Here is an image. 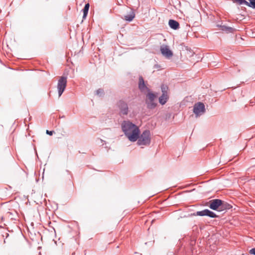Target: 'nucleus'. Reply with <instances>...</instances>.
Returning <instances> with one entry per match:
<instances>
[{"mask_svg": "<svg viewBox=\"0 0 255 255\" xmlns=\"http://www.w3.org/2000/svg\"><path fill=\"white\" fill-rule=\"evenodd\" d=\"M121 128L127 138L131 142L136 141L139 136V127L129 120H125L121 123Z\"/></svg>", "mask_w": 255, "mask_h": 255, "instance_id": "nucleus-1", "label": "nucleus"}, {"mask_svg": "<svg viewBox=\"0 0 255 255\" xmlns=\"http://www.w3.org/2000/svg\"><path fill=\"white\" fill-rule=\"evenodd\" d=\"M209 207L214 210H223L230 209V205L220 199H213L209 202Z\"/></svg>", "mask_w": 255, "mask_h": 255, "instance_id": "nucleus-2", "label": "nucleus"}, {"mask_svg": "<svg viewBox=\"0 0 255 255\" xmlns=\"http://www.w3.org/2000/svg\"><path fill=\"white\" fill-rule=\"evenodd\" d=\"M137 144L139 146L149 145L151 141V134L149 130H145L140 135L137 139Z\"/></svg>", "mask_w": 255, "mask_h": 255, "instance_id": "nucleus-3", "label": "nucleus"}, {"mask_svg": "<svg viewBox=\"0 0 255 255\" xmlns=\"http://www.w3.org/2000/svg\"><path fill=\"white\" fill-rule=\"evenodd\" d=\"M156 98V95L150 92L147 93L145 102L148 109H153L156 107L157 104L155 102V100Z\"/></svg>", "mask_w": 255, "mask_h": 255, "instance_id": "nucleus-4", "label": "nucleus"}, {"mask_svg": "<svg viewBox=\"0 0 255 255\" xmlns=\"http://www.w3.org/2000/svg\"><path fill=\"white\" fill-rule=\"evenodd\" d=\"M135 17V13L133 9L126 7L123 12L121 18L127 21H131Z\"/></svg>", "mask_w": 255, "mask_h": 255, "instance_id": "nucleus-5", "label": "nucleus"}, {"mask_svg": "<svg viewBox=\"0 0 255 255\" xmlns=\"http://www.w3.org/2000/svg\"><path fill=\"white\" fill-rule=\"evenodd\" d=\"M67 85V77L62 76L58 80L57 83V90L59 97H60L65 90Z\"/></svg>", "mask_w": 255, "mask_h": 255, "instance_id": "nucleus-6", "label": "nucleus"}, {"mask_svg": "<svg viewBox=\"0 0 255 255\" xmlns=\"http://www.w3.org/2000/svg\"><path fill=\"white\" fill-rule=\"evenodd\" d=\"M205 112V105L201 102H198L195 104L193 108V113L196 117L197 118L203 115Z\"/></svg>", "mask_w": 255, "mask_h": 255, "instance_id": "nucleus-7", "label": "nucleus"}, {"mask_svg": "<svg viewBox=\"0 0 255 255\" xmlns=\"http://www.w3.org/2000/svg\"><path fill=\"white\" fill-rule=\"evenodd\" d=\"M160 50L162 55L166 58H170L173 56V52L169 49V46L166 45H162L160 46Z\"/></svg>", "mask_w": 255, "mask_h": 255, "instance_id": "nucleus-8", "label": "nucleus"}, {"mask_svg": "<svg viewBox=\"0 0 255 255\" xmlns=\"http://www.w3.org/2000/svg\"><path fill=\"white\" fill-rule=\"evenodd\" d=\"M120 109V113L121 115H127L128 112V108L127 104L123 101H120L118 103Z\"/></svg>", "mask_w": 255, "mask_h": 255, "instance_id": "nucleus-9", "label": "nucleus"}, {"mask_svg": "<svg viewBox=\"0 0 255 255\" xmlns=\"http://www.w3.org/2000/svg\"><path fill=\"white\" fill-rule=\"evenodd\" d=\"M196 215L200 216H207L211 218H215L217 217L215 213L208 209H205L201 211H198L196 212Z\"/></svg>", "mask_w": 255, "mask_h": 255, "instance_id": "nucleus-10", "label": "nucleus"}, {"mask_svg": "<svg viewBox=\"0 0 255 255\" xmlns=\"http://www.w3.org/2000/svg\"><path fill=\"white\" fill-rule=\"evenodd\" d=\"M138 87L140 91L142 92H145L148 90L144 83V80L142 77H140L139 78Z\"/></svg>", "mask_w": 255, "mask_h": 255, "instance_id": "nucleus-11", "label": "nucleus"}, {"mask_svg": "<svg viewBox=\"0 0 255 255\" xmlns=\"http://www.w3.org/2000/svg\"><path fill=\"white\" fill-rule=\"evenodd\" d=\"M168 23L169 26L173 29L176 30L179 28V24L176 20L170 19L169 20Z\"/></svg>", "mask_w": 255, "mask_h": 255, "instance_id": "nucleus-12", "label": "nucleus"}, {"mask_svg": "<svg viewBox=\"0 0 255 255\" xmlns=\"http://www.w3.org/2000/svg\"><path fill=\"white\" fill-rule=\"evenodd\" d=\"M168 99V94H162L159 98V102L161 105H164Z\"/></svg>", "mask_w": 255, "mask_h": 255, "instance_id": "nucleus-13", "label": "nucleus"}, {"mask_svg": "<svg viewBox=\"0 0 255 255\" xmlns=\"http://www.w3.org/2000/svg\"><path fill=\"white\" fill-rule=\"evenodd\" d=\"M221 28L223 31H224L227 33H233L235 31V28L226 25L221 26Z\"/></svg>", "mask_w": 255, "mask_h": 255, "instance_id": "nucleus-14", "label": "nucleus"}, {"mask_svg": "<svg viewBox=\"0 0 255 255\" xmlns=\"http://www.w3.org/2000/svg\"><path fill=\"white\" fill-rule=\"evenodd\" d=\"M89 6H90L89 3H87L85 4L84 9H83V18H85L86 17L88 12L89 9Z\"/></svg>", "mask_w": 255, "mask_h": 255, "instance_id": "nucleus-15", "label": "nucleus"}, {"mask_svg": "<svg viewBox=\"0 0 255 255\" xmlns=\"http://www.w3.org/2000/svg\"><path fill=\"white\" fill-rule=\"evenodd\" d=\"M167 91H168V87L167 86L162 85L161 86V91H162V94H168Z\"/></svg>", "mask_w": 255, "mask_h": 255, "instance_id": "nucleus-16", "label": "nucleus"}, {"mask_svg": "<svg viewBox=\"0 0 255 255\" xmlns=\"http://www.w3.org/2000/svg\"><path fill=\"white\" fill-rule=\"evenodd\" d=\"M250 2L247 4L248 6L255 8V0H249Z\"/></svg>", "mask_w": 255, "mask_h": 255, "instance_id": "nucleus-17", "label": "nucleus"}, {"mask_svg": "<svg viewBox=\"0 0 255 255\" xmlns=\"http://www.w3.org/2000/svg\"><path fill=\"white\" fill-rule=\"evenodd\" d=\"M104 92L103 89H99L96 91V94L100 97H101L104 95Z\"/></svg>", "mask_w": 255, "mask_h": 255, "instance_id": "nucleus-18", "label": "nucleus"}, {"mask_svg": "<svg viewBox=\"0 0 255 255\" xmlns=\"http://www.w3.org/2000/svg\"><path fill=\"white\" fill-rule=\"evenodd\" d=\"M238 2V3L240 4H245L246 5H247V4H249V2H248L247 1H246V0H236Z\"/></svg>", "mask_w": 255, "mask_h": 255, "instance_id": "nucleus-19", "label": "nucleus"}, {"mask_svg": "<svg viewBox=\"0 0 255 255\" xmlns=\"http://www.w3.org/2000/svg\"><path fill=\"white\" fill-rule=\"evenodd\" d=\"M250 253L255 255V248H253L250 251Z\"/></svg>", "mask_w": 255, "mask_h": 255, "instance_id": "nucleus-20", "label": "nucleus"}, {"mask_svg": "<svg viewBox=\"0 0 255 255\" xmlns=\"http://www.w3.org/2000/svg\"><path fill=\"white\" fill-rule=\"evenodd\" d=\"M53 132H54V131H49L48 130H46V133L50 135H52L53 134Z\"/></svg>", "mask_w": 255, "mask_h": 255, "instance_id": "nucleus-21", "label": "nucleus"}]
</instances>
